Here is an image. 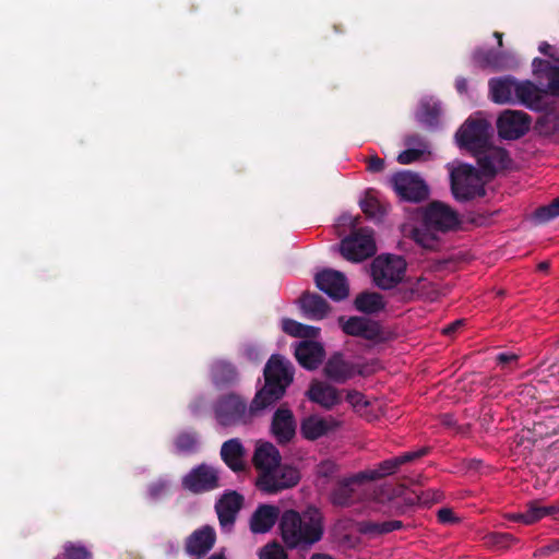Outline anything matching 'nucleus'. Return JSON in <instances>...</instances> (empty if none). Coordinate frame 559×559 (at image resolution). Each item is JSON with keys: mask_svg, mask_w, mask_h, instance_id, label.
<instances>
[{"mask_svg": "<svg viewBox=\"0 0 559 559\" xmlns=\"http://www.w3.org/2000/svg\"><path fill=\"white\" fill-rule=\"evenodd\" d=\"M280 530L287 547H308L322 537V518L316 509H308L302 514L287 510L280 518Z\"/></svg>", "mask_w": 559, "mask_h": 559, "instance_id": "obj_1", "label": "nucleus"}, {"mask_svg": "<svg viewBox=\"0 0 559 559\" xmlns=\"http://www.w3.org/2000/svg\"><path fill=\"white\" fill-rule=\"evenodd\" d=\"M421 227L412 229V238L423 248L432 249L438 241V233H447L460 225L457 213L442 202H431L418 211Z\"/></svg>", "mask_w": 559, "mask_h": 559, "instance_id": "obj_2", "label": "nucleus"}, {"mask_svg": "<svg viewBox=\"0 0 559 559\" xmlns=\"http://www.w3.org/2000/svg\"><path fill=\"white\" fill-rule=\"evenodd\" d=\"M293 379L294 367L292 362L281 355H272L264 368L265 384L255 394L252 407L264 409L278 401L293 382Z\"/></svg>", "mask_w": 559, "mask_h": 559, "instance_id": "obj_3", "label": "nucleus"}, {"mask_svg": "<svg viewBox=\"0 0 559 559\" xmlns=\"http://www.w3.org/2000/svg\"><path fill=\"white\" fill-rule=\"evenodd\" d=\"M491 123L480 116L468 118L455 133L460 148L476 157L492 141Z\"/></svg>", "mask_w": 559, "mask_h": 559, "instance_id": "obj_4", "label": "nucleus"}, {"mask_svg": "<svg viewBox=\"0 0 559 559\" xmlns=\"http://www.w3.org/2000/svg\"><path fill=\"white\" fill-rule=\"evenodd\" d=\"M483 173L475 167L462 164L451 170V190L459 201H467L485 195Z\"/></svg>", "mask_w": 559, "mask_h": 559, "instance_id": "obj_5", "label": "nucleus"}, {"mask_svg": "<svg viewBox=\"0 0 559 559\" xmlns=\"http://www.w3.org/2000/svg\"><path fill=\"white\" fill-rule=\"evenodd\" d=\"M406 272V261L399 255L381 254L371 264V276L381 289H391L400 284Z\"/></svg>", "mask_w": 559, "mask_h": 559, "instance_id": "obj_6", "label": "nucleus"}, {"mask_svg": "<svg viewBox=\"0 0 559 559\" xmlns=\"http://www.w3.org/2000/svg\"><path fill=\"white\" fill-rule=\"evenodd\" d=\"M377 251L373 231L361 228L344 238L341 242V253L352 262H360L372 257Z\"/></svg>", "mask_w": 559, "mask_h": 559, "instance_id": "obj_7", "label": "nucleus"}, {"mask_svg": "<svg viewBox=\"0 0 559 559\" xmlns=\"http://www.w3.org/2000/svg\"><path fill=\"white\" fill-rule=\"evenodd\" d=\"M258 411L252 407V404L247 408L239 396L228 395L215 406V417L221 426L227 427L246 424Z\"/></svg>", "mask_w": 559, "mask_h": 559, "instance_id": "obj_8", "label": "nucleus"}, {"mask_svg": "<svg viewBox=\"0 0 559 559\" xmlns=\"http://www.w3.org/2000/svg\"><path fill=\"white\" fill-rule=\"evenodd\" d=\"M299 480V472L289 465H282L281 462L274 467L259 475L257 486L266 493H274L280 490L295 486Z\"/></svg>", "mask_w": 559, "mask_h": 559, "instance_id": "obj_9", "label": "nucleus"}, {"mask_svg": "<svg viewBox=\"0 0 559 559\" xmlns=\"http://www.w3.org/2000/svg\"><path fill=\"white\" fill-rule=\"evenodd\" d=\"M393 189L396 194L406 201L419 202L428 197L429 189L425 181L416 174L401 171L392 177Z\"/></svg>", "mask_w": 559, "mask_h": 559, "instance_id": "obj_10", "label": "nucleus"}, {"mask_svg": "<svg viewBox=\"0 0 559 559\" xmlns=\"http://www.w3.org/2000/svg\"><path fill=\"white\" fill-rule=\"evenodd\" d=\"M496 127L501 139L518 140L530 130L531 118L523 111L508 109L499 115Z\"/></svg>", "mask_w": 559, "mask_h": 559, "instance_id": "obj_11", "label": "nucleus"}, {"mask_svg": "<svg viewBox=\"0 0 559 559\" xmlns=\"http://www.w3.org/2000/svg\"><path fill=\"white\" fill-rule=\"evenodd\" d=\"M369 487L364 479H357V474H355L337 484L331 492V501L340 507L353 506L367 498Z\"/></svg>", "mask_w": 559, "mask_h": 559, "instance_id": "obj_12", "label": "nucleus"}, {"mask_svg": "<svg viewBox=\"0 0 559 559\" xmlns=\"http://www.w3.org/2000/svg\"><path fill=\"white\" fill-rule=\"evenodd\" d=\"M427 453L426 448H421L417 451L406 452L400 456L392 457L379 463L374 467L367 468L357 473V479H364L367 484L369 481L378 480L385 476L394 474L402 464L412 462Z\"/></svg>", "mask_w": 559, "mask_h": 559, "instance_id": "obj_13", "label": "nucleus"}, {"mask_svg": "<svg viewBox=\"0 0 559 559\" xmlns=\"http://www.w3.org/2000/svg\"><path fill=\"white\" fill-rule=\"evenodd\" d=\"M477 164L484 176L491 178L511 167L512 159L503 147L492 145V141L476 156Z\"/></svg>", "mask_w": 559, "mask_h": 559, "instance_id": "obj_14", "label": "nucleus"}, {"mask_svg": "<svg viewBox=\"0 0 559 559\" xmlns=\"http://www.w3.org/2000/svg\"><path fill=\"white\" fill-rule=\"evenodd\" d=\"M317 287L334 300H342L348 296L349 287L344 273L325 269L316 274Z\"/></svg>", "mask_w": 559, "mask_h": 559, "instance_id": "obj_15", "label": "nucleus"}, {"mask_svg": "<svg viewBox=\"0 0 559 559\" xmlns=\"http://www.w3.org/2000/svg\"><path fill=\"white\" fill-rule=\"evenodd\" d=\"M340 323L344 333L348 335L359 336L374 343L381 342L384 338L379 323L370 319L352 317L344 320L340 318Z\"/></svg>", "mask_w": 559, "mask_h": 559, "instance_id": "obj_16", "label": "nucleus"}, {"mask_svg": "<svg viewBox=\"0 0 559 559\" xmlns=\"http://www.w3.org/2000/svg\"><path fill=\"white\" fill-rule=\"evenodd\" d=\"M182 483L193 492L212 490L218 486V473L214 467L201 464L187 474Z\"/></svg>", "mask_w": 559, "mask_h": 559, "instance_id": "obj_17", "label": "nucleus"}, {"mask_svg": "<svg viewBox=\"0 0 559 559\" xmlns=\"http://www.w3.org/2000/svg\"><path fill=\"white\" fill-rule=\"evenodd\" d=\"M242 506V497L236 491L226 492L216 502L215 509L222 530L230 532Z\"/></svg>", "mask_w": 559, "mask_h": 559, "instance_id": "obj_18", "label": "nucleus"}, {"mask_svg": "<svg viewBox=\"0 0 559 559\" xmlns=\"http://www.w3.org/2000/svg\"><path fill=\"white\" fill-rule=\"evenodd\" d=\"M340 423L332 416L310 415L300 425V431L307 440H317L334 431Z\"/></svg>", "mask_w": 559, "mask_h": 559, "instance_id": "obj_19", "label": "nucleus"}, {"mask_svg": "<svg viewBox=\"0 0 559 559\" xmlns=\"http://www.w3.org/2000/svg\"><path fill=\"white\" fill-rule=\"evenodd\" d=\"M215 539L214 528L205 525L189 536L186 544L187 552L191 557L201 558L213 548Z\"/></svg>", "mask_w": 559, "mask_h": 559, "instance_id": "obj_20", "label": "nucleus"}, {"mask_svg": "<svg viewBox=\"0 0 559 559\" xmlns=\"http://www.w3.org/2000/svg\"><path fill=\"white\" fill-rule=\"evenodd\" d=\"M295 356L304 368L313 370L323 360L324 349L318 342L301 341L295 346Z\"/></svg>", "mask_w": 559, "mask_h": 559, "instance_id": "obj_21", "label": "nucleus"}, {"mask_svg": "<svg viewBox=\"0 0 559 559\" xmlns=\"http://www.w3.org/2000/svg\"><path fill=\"white\" fill-rule=\"evenodd\" d=\"M532 68L538 79L547 80L548 92L559 97V59H555V63H551L549 60L535 58Z\"/></svg>", "mask_w": 559, "mask_h": 559, "instance_id": "obj_22", "label": "nucleus"}, {"mask_svg": "<svg viewBox=\"0 0 559 559\" xmlns=\"http://www.w3.org/2000/svg\"><path fill=\"white\" fill-rule=\"evenodd\" d=\"M307 396L311 402L328 409L341 402V395L337 389L322 381H313L310 384Z\"/></svg>", "mask_w": 559, "mask_h": 559, "instance_id": "obj_23", "label": "nucleus"}, {"mask_svg": "<svg viewBox=\"0 0 559 559\" xmlns=\"http://www.w3.org/2000/svg\"><path fill=\"white\" fill-rule=\"evenodd\" d=\"M296 430L294 415L288 408H278L272 420V432L278 442L289 441Z\"/></svg>", "mask_w": 559, "mask_h": 559, "instance_id": "obj_24", "label": "nucleus"}, {"mask_svg": "<svg viewBox=\"0 0 559 559\" xmlns=\"http://www.w3.org/2000/svg\"><path fill=\"white\" fill-rule=\"evenodd\" d=\"M280 509L272 504H261L250 519V528L255 534L269 532L278 520Z\"/></svg>", "mask_w": 559, "mask_h": 559, "instance_id": "obj_25", "label": "nucleus"}, {"mask_svg": "<svg viewBox=\"0 0 559 559\" xmlns=\"http://www.w3.org/2000/svg\"><path fill=\"white\" fill-rule=\"evenodd\" d=\"M325 376L335 381L344 382L356 373H361V370L349 361H346L342 355H333L324 366Z\"/></svg>", "mask_w": 559, "mask_h": 559, "instance_id": "obj_26", "label": "nucleus"}, {"mask_svg": "<svg viewBox=\"0 0 559 559\" xmlns=\"http://www.w3.org/2000/svg\"><path fill=\"white\" fill-rule=\"evenodd\" d=\"M281 462V455L278 450L270 442L257 443L255 451L253 454V464L259 471V475H264Z\"/></svg>", "mask_w": 559, "mask_h": 559, "instance_id": "obj_27", "label": "nucleus"}, {"mask_svg": "<svg viewBox=\"0 0 559 559\" xmlns=\"http://www.w3.org/2000/svg\"><path fill=\"white\" fill-rule=\"evenodd\" d=\"M221 456L226 465L235 471H242L245 467L246 451L239 439L234 438L223 443Z\"/></svg>", "mask_w": 559, "mask_h": 559, "instance_id": "obj_28", "label": "nucleus"}, {"mask_svg": "<svg viewBox=\"0 0 559 559\" xmlns=\"http://www.w3.org/2000/svg\"><path fill=\"white\" fill-rule=\"evenodd\" d=\"M302 314L310 320H322L329 312V305L319 295L305 294L299 299Z\"/></svg>", "mask_w": 559, "mask_h": 559, "instance_id": "obj_29", "label": "nucleus"}, {"mask_svg": "<svg viewBox=\"0 0 559 559\" xmlns=\"http://www.w3.org/2000/svg\"><path fill=\"white\" fill-rule=\"evenodd\" d=\"M522 104L531 109H538L540 105L539 88L530 81H516L514 90V104Z\"/></svg>", "mask_w": 559, "mask_h": 559, "instance_id": "obj_30", "label": "nucleus"}, {"mask_svg": "<svg viewBox=\"0 0 559 559\" xmlns=\"http://www.w3.org/2000/svg\"><path fill=\"white\" fill-rule=\"evenodd\" d=\"M515 80L511 78L491 79L489 91L491 99L497 104H514Z\"/></svg>", "mask_w": 559, "mask_h": 559, "instance_id": "obj_31", "label": "nucleus"}, {"mask_svg": "<svg viewBox=\"0 0 559 559\" xmlns=\"http://www.w3.org/2000/svg\"><path fill=\"white\" fill-rule=\"evenodd\" d=\"M441 115V104L433 97H423L419 103V108L416 112L418 122L427 128H435L438 126V119Z\"/></svg>", "mask_w": 559, "mask_h": 559, "instance_id": "obj_32", "label": "nucleus"}, {"mask_svg": "<svg viewBox=\"0 0 559 559\" xmlns=\"http://www.w3.org/2000/svg\"><path fill=\"white\" fill-rule=\"evenodd\" d=\"M405 151L401 152L397 156V162L403 165L412 164L420 160L426 154H429V146L421 139L417 136H409L406 139Z\"/></svg>", "mask_w": 559, "mask_h": 559, "instance_id": "obj_33", "label": "nucleus"}, {"mask_svg": "<svg viewBox=\"0 0 559 559\" xmlns=\"http://www.w3.org/2000/svg\"><path fill=\"white\" fill-rule=\"evenodd\" d=\"M282 329L285 333L294 337L317 338L320 334L319 328L306 325L292 319H283Z\"/></svg>", "mask_w": 559, "mask_h": 559, "instance_id": "obj_34", "label": "nucleus"}, {"mask_svg": "<svg viewBox=\"0 0 559 559\" xmlns=\"http://www.w3.org/2000/svg\"><path fill=\"white\" fill-rule=\"evenodd\" d=\"M383 297L378 293H362L355 299V307L365 313H376L384 308Z\"/></svg>", "mask_w": 559, "mask_h": 559, "instance_id": "obj_35", "label": "nucleus"}, {"mask_svg": "<svg viewBox=\"0 0 559 559\" xmlns=\"http://www.w3.org/2000/svg\"><path fill=\"white\" fill-rule=\"evenodd\" d=\"M559 513V502L550 506H539L536 501L530 502L525 511V524L531 525L546 516H554Z\"/></svg>", "mask_w": 559, "mask_h": 559, "instance_id": "obj_36", "label": "nucleus"}, {"mask_svg": "<svg viewBox=\"0 0 559 559\" xmlns=\"http://www.w3.org/2000/svg\"><path fill=\"white\" fill-rule=\"evenodd\" d=\"M211 372L213 382L217 385L234 381L237 374L235 368L224 360L215 361Z\"/></svg>", "mask_w": 559, "mask_h": 559, "instance_id": "obj_37", "label": "nucleus"}, {"mask_svg": "<svg viewBox=\"0 0 559 559\" xmlns=\"http://www.w3.org/2000/svg\"><path fill=\"white\" fill-rule=\"evenodd\" d=\"M91 552L80 544L68 543L63 547V552L55 559H91Z\"/></svg>", "mask_w": 559, "mask_h": 559, "instance_id": "obj_38", "label": "nucleus"}, {"mask_svg": "<svg viewBox=\"0 0 559 559\" xmlns=\"http://www.w3.org/2000/svg\"><path fill=\"white\" fill-rule=\"evenodd\" d=\"M559 216V197L554 200L550 204L537 209L534 213V221L536 223H546L555 217Z\"/></svg>", "mask_w": 559, "mask_h": 559, "instance_id": "obj_39", "label": "nucleus"}, {"mask_svg": "<svg viewBox=\"0 0 559 559\" xmlns=\"http://www.w3.org/2000/svg\"><path fill=\"white\" fill-rule=\"evenodd\" d=\"M472 59L474 64L479 68L497 66V55L491 49H476Z\"/></svg>", "mask_w": 559, "mask_h": 559, "instance_id": "obj_40", "label": "nucleus"}, {"mask_svg": "<svg viewBox=\"0 0 559 559\" xmlns=\"http://www.w3.org/2000/svg\"><path fill=\"white\" fill-rule=\"evenodd\" d=\"M198 447V438L191 433L180 435L176 440V448L179 452L189 453Z\"/></svg>", "mask_w": 559, "mask_h": 559, "instance_id": "obj_41", "label": "nucleus"}, {"mask_svg": "<svg viewBox=\"0 0 559 559\" xmlns=\"http://www.w3.org/2000/svg\"><path fill=\"white\" fill-rule=\"evenodd\" d=\"M260 559H287L284 548L278 544H269L261 549Z\"/></svg>", "mask_w": 559, "mask_h": 559, "instance_id": "obj_42", "label": "nucleus"}, {"mask_svg": "<svg viewBox=\"0 0 559 559\" xmlns=\"http://www.w3.org/2000/svg\"><path fill=\"white\" fill-rule=\"evenodd\" d=\"M401 526L402 523L400 521H385L382 523L371 524L369 527L366 528V531L383 534L399 530Z\"/></svg>", "mask_w": 559, "mask_h": 559, "instance_id": "obj_43", "label": "nucleus"}, {"mask_svg": "<svg viewBox=\"0 0 559 559\" xmlns=\"http://www.w3.org/2000/svg\"><path fill=\"white\" fill-rule=\"evenodd\" d=\"M346 401L356 409L360 411L368 405L365 395L358 391H349L346 395Z\"/></svg>", "mask_w": 559, "mask_h": 559, "instance_id": "obj_44", "label": "nucleus"}, {"mask_svg": "<svg viewBox=\"0 0 559 559\" xmlns=\"http://www.w3.org/2000/svg\"><path fill=\"white\" fill-rule=\"evenodd\" d=\"M168 490V483L166 480H158L148 488V497L152 500H157L163 497Z\"/></svg>", "mask_w": 559, "mask_h": 559, "instance_id": "obj_45", "label": "nucleus"}, {"mask_svg": "<svg viewBox=\"0 0 559 559\" xmlns=\"http://www.w3.org/2000/svg\"><path fill=\"white\" fill-rule=\"evenodd\" d=\"M336 471V464L333 461L326 460L317 466V474L321 477H329Z\"/></svg>", "mask_w": 559, "mask_h": 559, "instance_id": "obj_46", "label": "nucleus"}, {"mask_svg": "<svg viewBox=\"0 0 559 559\" xmlns=\"http://www.w3.org/2000/svg\"><path fill=\"white\" fill-rule=\"evenodd\" d=\"M360 207L370 217L377 216L378 202L373 198H367L360 202Z\"/></svg>", "mask_w": 559, "mask_h": 559, "instance_id": "obj_47", "label": "nucleus"}, {"mask_svg": "<svg viewBox=\"0 0 559 559\" xmlns=\"http://www.w3.org/2000/svg\"><path fill=\"white\" fill-rule=\"evenodd\" d=\"M438 520L443 524L455 522L454 513L449 508H443L438 511Z\"/></svg>", "mask_w": 559, "mask_h": 559, "instance_id": "obj_48", "label": "nucleus"}, {"mask_svg": "<svg viewBox=\"0 0 559 559\" xmlns=\"http://www.w3.org/2000/svg\"><path fill=\"white\" fill-rule=\"evenodd\" d=\"M441 496L442 493L439 490L427 491L423 492V495L419 497V500L423 503H430L439 501L441 499Z\"/></svg>", "mask_w": 559, "mask_h": 559, "instance_id": "obj_49", "label": "nucleus"}, {"mask_svg": "<svg viewBox=\"0 0 559 559\" xmlns=\"http://www.w3.org/2000/svg\"><path fill=\"white\" fill-rule=\"evenodd\" d=\"M384 162L379 157H371L368 164V169L370 171L377 173L383 169Z\"/></svg>", "mask_w": 559, "mask_h": 559, "instance_id": "obj_50", "label": "nucleus"}, {"mask_svg": "<svg viewBox=\"0 0 559 559\" xmlns=\"http://www.w3.org/2000/svg\"><path fill=\"white\" fill-rule=\"evenodd\" d=\"M356 224H357V218L353 217L350 214H343L338 218L340 226L355 227Z\"/></svg>", "mask_w": 559, "mask_h": 559, "instance_id": "obj_51", "label": "nucleus"}, {"mask_svg": "<svg viewBox=\"0 0 559 559\" xmlns=\"http://www.w3.org/2000/svg\"><path fill=\"white\" fill-rule=\"evenodd\" d=\"M538 50L543 55L549 56L552 59V61H550L551 63H555V59H559V57L551 52L552 47L546 41L539 44Z\"/></svg>", "mask_w": 559, "mask_h": 559, "instance_id": "obj_52", "label": "nucleus"}, {"mask_svg": "<svg viewBox=\"0 0 559 559\" xmlns=\"http://www.w3.org/2000/svg\"><path fill=\"white\" fill-rule=\"evenodd\" d=\"M243 354L247 358L254 360L258 358L259 349L255 345L249 344V345H246V347L243 349Z\"/></svg>", "mask_w": 559, "mask_h": 559, "instance_id": "obj_53", "label": "nucleus"}, {"mask_svg": "<svg viewBox=\"0 0 559 559\" xmlns=\"http://www.w3.org/2000/svg\"><path fill=\"white\" fill-rule=\"evenodd\" d=\"M426 280L417 278L416 283L412 285L411 295H419L425 288Z\"/></svg>", "mask_w": 559, "mask_h": 559, "instance_id": "obj_54", "label": "nucleus"}, {"mask_svg": "<svg viewBox=\"0 0 559 559\" xmlns=\"http://www.w3.org/2000/svg\"><path fill=\"white\" fill-rule=\"evenodd\" d=\"M463 324V321L462 320H456L454 321L453 323L447 325L445 328L442 329V332L443 334L445 335H451L452 333H454L461 325Z\"/></svg>", "mask_w": 559, "mask_h": 559, "instance_id": "obj_55", "label": "nucleus"}, {"mask_svg": "<svg viewBox=\"0 0 559 559\" xmlns=\"http://www.w3.org/2000/svg\"><path fill=\"white\" fill-rule=\"evenodd\" d=\"M456 90L460 94L466 93L467 81L464 78H459L455 82Z\"/></svg>", "mask_w": 559, "mask_h": 559, "instance_id": "obj_56", "label": "nucleus"}, {"mask_svg": "<svg viewBox=\"0 0 559 559\" xmlns=\"http://www.w3.org/2000/svg\"><path fill=\"white\" fill-rule=\"evenodd\" d=\"M515 358H516L515 355L507 354V353H501L497 357L498 361L501 362V364H508V362L514 360Z\"/></svg>", "mask_w": 559, "mask_h": 559, "instance_id": "obj_57", "label": "nucleus"}, {"mask_svg": "<svg viewBox=\"0 0 559 559\" xmlns=\"http://www.w3.org/2000/svg\"><path fill=\"white\" fill-rule=\"evenodd\" d=\"M524 515H525V512H523V513H514V514L509 515V519L512 520V521H518V522H522V523L525 524Z\"/></svg>", "mask_w": 559, "mask_h": 559, "instance_id": "obj_58", "label": "nucleus"}, {"mask_svg": "<svg viewBox=\"0 0 559 559\" xmlns=\"http://www.w3.org/2000/svg\"><path fill=\"white\" fill-rule=\"evenodd\" d=\"M191 412L193 414H199L201 408H202V404H201V401H194L192 404H191Z\"/></svg>", "mask_w": 559, "mask_h": 559, "instance_id": "obj_59", "label": "nucleus"}, {"mask_svg": "<svg viewBox=\"0 0 559 559\" xmlns=\"http://www.w3.org/2000/svg\"><path fill=\"white\" fill-rule=\"evenodd\" d=\"M311 559H333V558L325 554H316L311 557Z\"/></svg>", "mask_w": 559, "mask_h": 559, "instance_id": "obj_60", "label": "nucleus"}, {"mask_svg": "<svg viewBox=\"0 0 559 559\" xmlns=\"http://www.w3.org/2000/svg\"><path fill=\"white\" fill-rule=\"evenodd\" d=\"M548 269H549V262H547V261H543L538 264L539 271H547Z\"/></svg>", "mask_w": 559, "mask_h": 559, "instance_id": "obj_61", "label": "nucleus"}, {"mask_svg": "<svg viewBox=\"0 0 559 559\" xmlns=\"http://www.w3.org/2000/svg\"><path fill=\"white\" fill-rule=\"evenodd\" d=\"M209 559H226L223 552H216L212 555Z\"/></svg>", "mask_w": 559, "mask_h": 559, "instance_id": "obj_62", "label": "nucleus"}, {"mask_svg": "<svg viewBox=\"0 0 559 559\" xmlns=\"http://www.w3.org/2000/svg\"><path fill=\"white\" fill-rule=\"evenodd\" d=\"M493 36L498 39V45L502 46V34L499 32H495Z\"/></svg>", "mask_w": 559, "mask_h": 559, "instance_id": "obj_63", "label": "nucleus"}, {"mask_svg": "<svg viewBox=\"0 0 559 559\" xmlns=\"http://www.w3.org/2000/svg\"><path fill=\"white\" fill-rule=\"evenodd\" d=\"M502 538H509V535H501Z\"/></svg>", "mask_w": 559, "mask_h": 559, "instance_id": "obj_64", "label": "nucleus"}]
</instances>
